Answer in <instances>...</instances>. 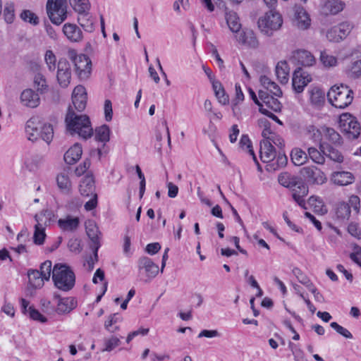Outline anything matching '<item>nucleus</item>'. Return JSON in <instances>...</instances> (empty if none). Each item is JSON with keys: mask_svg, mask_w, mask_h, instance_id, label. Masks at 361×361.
<instances>
[{"mask_svg": "<svg viewBox=\"0 0 361 361\" xmlns=\"http://www.w3.org/2000/svg\"><path fill=\"white\" fill-rule=\"evenodd\" d=\"M110 128L107 125H102L96 128L95 138L100 142H106L109 140Z\"/></svg>", "mask_w": 361, "mask_h": 361, "instance_id": "44", "label": "nucleus"}, {"mask_svg": "<svg viewBox=\"0 0 361 361\" xmlns=\"http://www.w3.org/2000/svg\"><path fill=\"white\" fill-rule=\"evenodd\" d=\"M293 273L300 283L305 286L310 285V280L299 268H294L293 269Z\"/></svg>", "mask_w": 361, "mask_h": 361, "instance_id": "59", "label": "nucleus"}, {"mask_svg": "<svg viewBox=\"0 0 361 361\" xmlns=\"http://www.w3.org/2000/svg\"><path fill=\"white\" fill-rule=\"evenodd\" d=\"M331 180L338 185H348L355 181V177L348 171H336L332 173Z\"/></svg>", "mask_w": 361, "mask_h": 361, "instance_id": "24", "label": "nucleus"}, {"mask_svg": "<svg viewBox=\"0 0 361 361\" xmlns=\"http://www.w3.org/2000/svg\"><path fill=\"white\" fill-rule=\"evenodd\" d=\"M310 102L314 106H321L324 102V92L319 87H313L310 91Z\"/></svg>", "mask_w": 361, "mask_h": 361, "instance_id": "38", "label": "nucleus"}, {"mask_svg": "<svg viewBox=\"0 0 361 361\" xmlns=\"http://www.w3.org/2000/svg\"><path fill=\"white\" fill-rule=\"evenodd\" d=\"M65 121L67 130L71 135L78 134L84 139H87L93 135V128L89 117L86 115L76 114L71 107L68 108Z\"/></svg>", "mask_w": 361, "mask_h": 361, "instance_id": "1", "label": "nucleus"}, {"mask_svg": "<svg viewBox=\"0 0 361 361\" xmlns=\"http://www.w3.org/2000/svg\"><path fill=\"white\" fill-rule=\"evenodd\" d=\"M293 60L298 65L303 66H312L315 63V58L308 51L305 49H298L293 53Z\"/></svg>", "mask_w": 361, "mask_h": 361, "instance_id": "20", "label": "nucleus"}, {"mask_svg": "<svg viewBox=\"0 0 361 361\" xmlns=\"http://www.w3.org/2000/svg\"><path fill=\"white\" fill-rule=\"evenodd\" d=\"M20 102L25 106L35 108L39 106L40 99L39 94L34 90L26 89L20 94Z\"/></svg>", "mask_w": 361, "mask_h": 361, "instance_id": "21", "label": "nucleus"}, {"mask_svg": "<svg viewBox=\"0 0 361 361\" xmlns=\"http://www.w3.org/2000/svg\"><path fill=\"white\" fill-rule=\"evenodd\" d=\"M350 205L346 202H340L336 208V216L341 219H348L350 216Z\"/></svg>", "mask_w": 361, "mask_h": 361, "instance_id": "46", "label": "nucleus"}, {"mask_svg": "<svg viewBox=\"0 0 361 361\" xmlns=\"http://www.w3.org/2000/svg\"><path fill=\"white\" fill-rule=\"evenodd\" d=\"M259 98L268 109L276 112L280 111L282 107L281 102L272 95H269L267 91L259 90L258 92Z\"/></svg>", "mask_w": 361, "mask_h": 361, "instance_id": "22", "label": "nucleus"}, {"mask_svg": "<svg viewBox=\"0 0 361 361\" xmlns=\"http://www.w3.org/2000/svg\"><path fill=\"white\" fill-rule=\"evenodd\" d=\"M72 102L77 111H82L86 107L87 96H72Z\"/></svg>", "mask_w": 361, "mask_h": 361, "instance_id": "53", "label": "nucleus"}, {"mask_svg": "<svg viewBox=\"0 0 361 361\" xmlns=\"http://www.w3.org/2000/svg\"><path fill=\"white\" fill-rule=\"evenodd\" d=\"M293 200L303 209H307L305 197L308 194V187L301 178L295 183V186L290 188Z\"/></svg>", "mask_w": 361, "mask_h": 361, "instance_id": "12", "label": "nucleus"}, {"mask_svg": "<svg viewBox=\"0 0 361 361\" xmlns=\"http://www.w3.org/2000/svg\"><path fill=\"white\" fill-rule=\"evenodd\" d=\"M307 204L317 214H324L327 212L324 202L318 197L311 196L307 200Z\"/></svg>", "mask_w": 361, "mask_h": 361, "instance_id": "36", "label": "nucleus"}, {"mask_svg": "<svg viewBox=\"0 0 361 361\" xmlns=\"http://www.w3.org/2000/svg\"><path fill=\"white\" fill-rule=\"evenodd\" d=\"M225 18L231 31L237 32L240 30L241 23L240 18L235 11L226 9Z\"/></svg>", "mask_w": 361, "mask_h": 361, "instance_id": "28", "label": "nucleus"}, {"mask_svg": "<svg viewBox=\"0 0 361 361\" xmlns=\"http://www.w3.org/2000/svg\"><path fill=\"white\" fill-rule=\"evenodd\" d=\"M41 128L42 123L39 117L34 116L30 118L27 121L25 127L28 140L36 141L39 137Z\"/></svg>", "mask_w": 361, "mask_h": 361, "instance_id": "16", "label": "nucleus"}, {"mask_svg": "<svg viewBox=\"0 0 361 361\" xmlns=\"http://www.w3.org/2000/svg\"><path fill=\"white\" fill-rule=\"evenodd\" d=\"M300 173L311 184L322 185L327 180L325 173L315 166L302 168Z\"/></svg>", "mask_w": 361, "mask_h": 361, "instance_id": "8", "label": "nucleus"}, {"mask_svg": "<svg viewBox=\"0 0 361 361\" xmlns=\"http://www.w3.org/2000/svg\"><path fill=\"white\" fill-rule=\"evenodd\" d=\"M327 97L329 102L336 108L344 109L351 104L353 92L346 85H334L328 92Z\"/></svg>", "mask_w": 361, "mask_h": 361, "instance_id": "4", "label": "nucleus"}, {"mask_svg": "<svg viewBox=\"0 0 361 361\" xmlns=\"http://www.w3.org/2000/svg\"><path fill=\"white\" fill-rule=\"evenodd\" d=\"M54 298L58 300L56 312L59 314H68L77 306V302L73 298H60L59 295L56 294L54 295Z\"/></svg>", "mask_w": 361, "mask_h": 361, "instance_id": "17", "label": "nucleus"}, {"mask_svg": "<svg viewBox=\"0 0 361 361\" xmlns=\"http://www.w3.org/2000/svg\"><path fill=\"white\" fill-rule=\"evenodd\" d=\"M56 78L59 85L63 88L67 87L71 82V66L65 59H61L58 62Z\"/></svg>", "mask_w": 361, "mask_h": 361, "instance_id": "10", "label": "nucleus"}, {"mask_svg": "<svg viewBox=\"0 0 361 361\" xmlns=\"http://www.w3.org/2000/svg\"><path fill=\"white\" fill-rule=\"evenodd\" d=\"M47 12L53 23L60 25L66 18V0H48Z\"/></svg>", "mask_w": 361, "mask_h": 361, "instance_id": "6", "label": "nucleus"}, {"mask_svg": "<svg viewBox=\"0 0 361 361\" xmlns=\"http://www.w3.org/2000/svg\"><path fill=\"white\" fill-rule=\"evenodd\" d=\"M348 78L355 79L361 75V61H355L351 68L346 71Z\"/></svg>", "mask_w": 361, "mask_h": 361, "instance_id": "51", "label": "nucleus"}, {"mask_svg": "<svg viewBox=\"0 0 361 361\" xmlns=\"http://www.w3.org/2000/svg\"><path fill=\"white\" fill-rule=\"evenodd\" d=\"M54 214L52 211L49 209L42 210L39 214H35V219L39 224H44L47 226L54 220Z\"/></svg>", "mask_w": 361, "mask_h": 361, "instance_id": "39", "label": "nucleus"}, {"mask_svg": "<svg viewBox=\"0 0 361 361\" xmlns=\"http://www.w3.org/2000/svg\"><path fill=\"white\" fill-rule=\"evenodd\" d=\"M291 160L296 166H301L307 162L308 159L307 154L299 148H295L291 152Z\"/></svg>", "mask_w": 361, "mask_h": 361, "instance_id": "34", "label": "nucleus"}, {"mask_svg": "<svg viewBox=\"0 0 361 361\" xmlns=\"http://www.w3.org/2000/svg\"><path fill=\"white\" fill-rule=\"evenodd\" d=\"M116 321L109 315L107 320L104 322V328L110 333H115L120 329L118 326H116Z\"/></svg>", "mask_w": 361, "mask_h": 361, "instance_id": "63", "label": "nucleus"}, {"mask_svg": "<svg viewBox=\"0 0 361 361\" xmlns=\"http://www.w3.org/2000/svg\"><path fill=\"white\" fill-rule=\"evenodd\" d=\"M319 149H321L323 154L331 160L338 163L343 161V156L338 149H335L332 146L320 143Z\"/></svg>", "mask_w": 361, "mask_h": 361, "instance_id": "27", "label": "nucleus"}, {"mask_svg": "<svg viewBox=\"0 0 361 361\" xmlns=\"http://www.w3.org/2000/svg\"><path fill=\"white\" fill-rule=\"evenodd\" d=\"M339 127L349 139L357 138L360 134V125L355 117L345 113L340 116Z\"/></svg>", "mask_w": 361, "mask_h": 361, "instance_id": "7", "label": "nucleus"}, {"mask_svg": "<svg viewBox=\"0 0 361 361\" xmlns=\"http://www.w3.org/2000/svg\"><path fill=\"white\" fill-rule=\"evenodd\" d=\"M307 133L309 137L312 139L314 142H318L321 140V132L315 126H309L307 128Z\"/></svg>", "mask_w": 361, "mask_h": 361, "instance_id": "58", "label": "nucleus"}, {"mask_svg": "<svg viewBox=\"0 0 361 361\" xmlns=\"http://www.w3.org/2000/svg\"><path fill=\"white\" fill-rule=\"evenodd\" d=\"M325 136L330 142L335 145L341 144V137L334 128H326Z\"/></svg>", "mask_w": 361, "mask_h": 361, "instance_id": "52", "label": "nucleus"}, {"mask_svg": "<svg viewBox=\"0 0 361 361\" xmlns=\"http://www.w3.org/2000/svg\"><path fill=\"white\" fill-rule=\"evenodd\" d=\"M71 7L78 13L87 12L90 8L89 0H69Z\"/></svg>", "mask_w": 361, "mask_h": 361, "instance_id": "41", "label": "nucleus"}, {"mask_svg": "<svg viewBox=\"0 0 361 361\" xmlns=\"http://www.w3.org/2000/svg\"><path fill=\"white\" fill-rule=\"evenodd\" d=\"M78 14V21L80 26L87 32H92L94 30V22L88 11Z\"/></svg>", "mask_w": 361, "mask_h": 361, "instance_id": "32", "label": "nucleus"}, {"mask_svg": "<svg viewBox=\"0 0 361 361\" xmlns=\"http://www.w3.org/2000/svg\"><path fill=\"white\" fill-rule=\"evenodd\" d=\"M138 268L140 271H145L147 276V279L145 280V282L150 281L159 273V267L147 257H142L139 259Z\"/></svg>", "mask_w": 361, "mask_h": 361, "instance_id": "13", "label": "nucleus"}, {"mask_svg": "<svg viewBox=\"0 0 361 361\" xmlns=\"http://www.w3.org/2000/svg\"><path fill=\"white\" fill-rule=\"evenodd\" d=\"M56 182L58 187L60 190L65 192L68 193L71 190L72 185L68 176L65 173L59 174L56 177Z\"/></svg>", "mask_w": 361, "mask_h": 361, "instance_id": "35", "label": "nucleus"}, {"mask_svg": "<svg viewBox=\"0 0 361 361\" xmlns=\"http://www.w3.org/2000/svg\"><path fill=\"white\" fill-rule=\"evenodd\" d=\"M90 161L85 159L81 164L76 167L75 173L77 176H82L90 166Z\"/></svg>", "mask_w": 361, "mask_h": 361, "instance_id": "64", "label": "nucleus"}, {"mask_svg": "<svg viewBox=\"0 0 361 361\" xmlns=\"http://www.w3.org/2000/svg\"><path fill=\"white\" fill-rule=\"evenodd\" d=\"M80 221L78 216L67 215L64 218H61L58 221L59 228L63 232L73 233L78 230L80 226Z\"/></svg>", "mask_w": 361, "mask_h": 361, "instance_id": "18", "label": "nucleus"}, {"mask_svg": "<svg viewBox=\"0 0 361 361\" xmlns=\"http://www.w3.org/2000/svg\"><path fill=\"white\" fill-rule=\"evenodd\" d=\"M21 19L32 25H37L39 23L38 16L30 10H23L20 13Z\"/></svg>", "mask_w": 361, "mask_h": 361, "instance_id": "47", "label": "nucleus"}, {"mask_svg": "<svg viewBox=\"0 0 361 361\" xmlns=\"http://www.w3.org/2000/svg\"><path fill=\"white\" fill-rule=\"evenodd\" d=\"M52 263L50 260H46L40 266L39 274L48 281L51 276Z\"/></svg>", "mask_w": 361, "mask_h": 361, "instance_id": "55", "label": "nucleus"}, {"mask_svg": "<svg viewBox=\"0 0 361 361\" xmlns=\"http://www.w3.org/2000/svg\"><path fill=\"white\" fill-rule=\"evenodd\" d=\"M86 232L87 235L90 238L91 240L90 248H94L97 245L98 248L100 247L101 244L99 242V235L100 232L99 231L98 227L93 221H89L86 224Z\"/></svg>", "mask_w": 361, "mask_h": 361, "instance_id": "26", "label": "nucleus"}, {"mask_svg": "<svg viewBox=\"0 0 361 361\" xmlns=\"http://www.w3.org/2000/svg\"><path fill=\"white\" fill-rule=\"evenodd\" d=\"M299 178L300 177L291 175L288 173H283L279 176L278 180L281 185L290 189L295 186V183H297Z\"/></svg>", "mask_w": 361, "mask_h": 361, "instance_id": "33", "label": "nucleus"}, {"mask_svg": "<svg viewBox=\"0 0 361 361\" xmlns=\"http://www.w3.org/2000/svg\"><path fill=\"white\" fill-rule=\"evenodd\" d=\"M311 20L305 9L301 6L294 7L293 23L300 30H306L310 25Z\"/></svg>", "mask_w": 361, "mask_h": 361, "instance_id": "14", "label": "nucleus"}, {"mask_svg": "<svg viewBox=\"0 0 361 361\" xmlns=\"http://www.w3.org/2000/svg\"><path fill=\"white\" fill-rule=\"evenodd\" d=\"M91 249L92 250L93 255L90 256L83 264V266L89 271H91L94 269L95 263L98 262V246L97 245L95 247Z\"/></svg>", "mask_w": 361, "mask_h": 361, "instance_id": "50", "label": "nucleus"}, {"mask_svg": "<svg viewBox=\"0 0 361 361\" xmlns=\"http://www.w3.org/2000/svg\"><path fill=\"white\" fill-rule=\"evenodd\" d=\"M53 135L54 130L51 125L42 124V128H40L39 137H41L47 143H49L53 138Z\"/></svg>", "mask_w": 361, "mask_h": 361, "instance_id": "48", "label": "nucleus"}, {"mask_svg": "<svg viewBox=\"0 0 361 361\" xmlns=\"http://www.w3.org/2000/svg\"><path fill=\"white\" fill-rule=\"evenodd\" d=\"M239 144L243 150L247 151L252 157L253 160L257 164L258 169H260L259 164L257 160V157L252 149V142L248 136L243 135Z\"/></svg>", "mask_w": 361, "mask_h": 361, "instance_id": "37", "label": "nucleus"}, {"mask_svg": "<svg viewBox=\"0 0 361 361\" xmlns=\"http://www.w3.org/2000/svg\"><path fill=\"white\" fill-rule=\"evenodd\" d=\"M52 279L56 288L63 291H68L75 285V276L66 264H56L52 270Z\"/></svg>", "mask_w": 361, "mask_h": 361, "instance_id": "2", "label": "nucleus"}, {"mask_svg": "<svg viewBox=\"0 0 361 361\" xmlns=\"http://www.w3.org/2000/svg\"><path fill=\"white\" fill-rule=\"evenodd\" d=\"M260 158L263 162L269 163L274 161L276 152L269 140H264L260 143Z\"/></svg>", "mask_w": 361, "mask_h": 361, "instance_id": "19", "label": "nucleus"}, {"mask_svg": "<svg viewBox=\"0 0 361 361\" xmlns=\"http://www.w3.org/2000/svg\"><path fill=\"white\" fill-rule=\"evenodd\" d=\"M312 81L311 75L301 68L295 69L293 74L292 86L297 93L303 92L305 87Z\"/></svg>", "mask_w": 361, "mask_h": 361, "instance_id": "9", "label": "nucleus"}, {"mask_svg": "<svg viewBox=\"0 0 361 361\" xmlns=\"http://www.w3.org/2000/svg\"><path fill=\"white\" fill-rule=\"evenodd\" d=\"M283 19L279 13L270 10L258 20L257 24L262 32L271 35L274 31L278 30L282 25Z\"/></svg>", "mask_w": 361, "mask_h": 361, "instance_id": "5", "label": "nucleus"}, {"mask_svg": "<svg viewBox=\"0 0 361 361\" xmlns=\"http://www.w3.org/2000/svg\"><path fill=\"white\" fill-rule=\"evenodd\" d=\"M68 59L74 66V71L80 80H87L91 75L92 61L84 54H78L73 49H69L67 52Z\"/></svg>", "mask_w": 361, "mask_h": 361, "instance_id": "3", "label": "nucleus"}, {"mask_svg": "<svg viewBox=\"0 0 361 361\" xmlns=\"http://www.w3.org/2000/svg\"><path fill=\"white\" fill-rule=\"evenodd\" d=\"M45 61L48 66L49 71L55 70L56 56L51 51H47L45 54Z\"/></svg>", "mask_w": 361, "mask_h": 361, "instance_id": "61", "label": "nucleus"}, {"mask_svg": "<svg viewBox=\"0 0 361 361\" xmlns=\"http://www.w3.org/2000/svg\"><path fill=\"white\" fill-rule=\"evenodd\" d=\"M307 153L310 158L317 164H324L325 162V157L323 152L315 147H310L307 148Z\"/></svg>", "mask_w": 361, "mask_h": 361, "instance_id": "42", "label": "nucleus"}, {"mask_svg": "<svg viewBox=\"0 0 361 361\" xmlns=\"http://www.w3.org/2000/svg\"><path fill=\"white\" fill-rule=\"evenodd\" d=\"M30 317L34 320L39 321L41 322H46L47 319L44 317L39 311L33 308L32 307H29L28 308Z\"/></svg>", "mask_w": 361, "mask_h": 361, "instance_id": "62", "label": "nucleus"}, {"mask_svg": "<svg viewBox=\"0 0 361 361\" xmlns=\"http://www.w3.org/2000/svg\"><path fill=\"white\" fill-rule=\"evenodd\" d=\"M34 84L37 92L41 94H43L48 90V85L47 84L46 79L41 74H37L35 76Z\"/></svg>", "mask_w": 361, "mask_h": 361, "instance_id": "49", "label": "nucleus"}, {"mask_svg": "<svg viewBox=\"0 0 361 361\" xmlns=\"http://www.w3.org/2000/svg\"><path fill=\"white\" fill-rule=\"evenodd\" d=\"M44 224H37L35 226V233H34V242L35 244L42 245L44 241V238L46 237V234L44 232L45 229Z\"/></svg>", "mask_w": 361, "mask_h": 361, "instance_id": "43", "label": "nucleus"}, {"mask_svg": "<svg viewBox=\"0 0 361 361\" xmlns=\"http://www.w3.org/2000/svg\"><path fill=\"white\" fill-rule=\"evenodd\" d=\"M63 32L71 42H80L82 38L81 30L75 24H65Z\"/></svg>", "mask_w": 361, "mask_h": 361, "instance_id": "25", "label": "nucleus"}, {"mask_svg": "<svg viewBox=\"0 0 361 361\" xmlns=\"http://www.w3.org/2000/svg\"><path fill=\"white\" fill-rule=\"evenodd\" d=\"M121 340L119 338L111 336L109 338H104L103 346L102 352H111L121 344Z\"/></svg>", "mask_w": 361, "mask_h": 361, "instance_id": "40", "label": "nucleus"}, {"mask_svg": "<svg viewBox=\"0 0 361 361\" xmlns=\"http://www.w3.org/2000/svg\"><path fill=\"white\" fill-rule=\"evenodd\" d=\"M240 42L247 45H255L258 42L253 30L249 29L243 31L240 35Z\"/></svg>", "mask_w": 361, "mask_h": 361, "instance_id": "45", "label": "nucleus"}, {"mask_svg": "<svg viewBox=\"0 0 361 361\" xmlns=\"http://www.w3.org/2000/svg\"><path fill=\"white\" fill-rule=\"evenodd\" d=\"M287 161L288 159L284 152H279L274 161H272L271 165L275 170L285 166L287 164Z\"/></svg>", "mask_w": 361, "mask_h": 361, "instance_id": "56", "label": "nucleus"}, {"mask_svg": "<svg viewBox=\"0 0 361 361\" xmlns=\"http://www.w3.org/2000/svg\"><path fill=\"white\" fill-rule=\"evenodd\" d=\"M320 60L326 67L335 66L337 63V59L335 56L329 55L325 52L321 53Z\"/></svg>", "mask_w": 361, "mask_h": 361, "instance_id": "57", "label": "nucleus"}, {"mask_svg": "<svg viewBox=\"0 0 361 361\" xmlns=\"http://www.w3.org/2000/svg\"><path fill=\"white\" fill-rule=\"evenodd\" d=\"M82 153V149L81 146L78 144H75L65 153L64 161L68 164H74L80 159Z\"/></svg>", "mask_w": 361, "mask_h": 361, "instance_id": "30", "label": "nucleus"}, {"mask_svg": "<svg viewBox=\"0 0 361 361\" xmlns=\"http://www.w3.org/2000/svg\"><path fill=\"white\" fill-rule=\"evenodd\" d=\"M4 16L5 20L11 23L13 22L14 18V4L12 2H7L5 4L4 10Z\"/></svg>", "mask_w": 361, "mask_h": 361, "instance_id": "54", "label": "nucleus"}, {"mask_svg": "<svg viewBox=\"0 0 361 361\" xmlns=\"http://www.w3.org/2000/svg\"><path fill=\"white\" fill-rule=\"evenodd\" d=\"M79 191L81 195L84 197H90L92 195L97 194L95 192L94 180L92 175H87L82 179L79 185Z\"/></svg>", "mask_w": 361, "mask_h": 361, "instance_id": "23", "label": "nucleus"}, {"mask_svg": "<svg viewBox=\"0 0 361 361\" xmlns=\"http://www.w3.org/2000/svg\"><path fill=\"white\" fill-rule=\"evenodd\" d=\"M277 79L281 84H286L289 80L290 68L285 61L278 62L275 68Z\"/></svg>", "mask_w": 361, "mask_h": 361, "instance_id": "29", "label": "nucleus"}, {"mask_svg": "<svg viewBox=\"0 0 361 361\" xmlns=\"http://www.w3.org/2000/svg\"><path fill=\"white\" fill-rule=\"evenodd\" d=\"M29 284L34 288H41L44 286L45 279L37 269H30L27 271Z\"/></svg>", "mask_w": 361, "mask_h": 361, "instance_id": "31", "label": "nucleus"}, {"mask_svg": "<svg viewBox=\"0 0 361 361\" xmlns=\"http://www.w3.org/2000/svg\"><path fill=\"white\" fill-rule=\"evenodd\" d=\"M350 30L351 26L349 23H342L328 30L326 37L330 42L338 43L348 36Z\"/></svg>", "mask_w": 361, "mask_h": 361, "instance_id": "11", "label": "nucleus"}, {"mask_svg": "<svg viewBox=\"0 0 361 361\" xmlns=\"http://www.w3.org/2000/svg\"><path fill=\"white\" fill-rule=\"evenodd\" d=\"M344 8V4L341 0H326L321 4L320 12L322 15H336Z\"/></svg>", "mask_w": 361, "mask_h": 361, "instance_id": "15", "label": "nucleus"}, {"mask_svg": "<svg viewBox=\"0 0 361 361\" xmlns=\"http://www.w3.org/2000/svg\"><path fill=\"white\" fill-rule=\"evenodd\" d=\"M42 162V159L37 157H32L25 161V166L30 171L36 170Z\"/></svg>", "mask_w": 361, "mask_h": 361, "instance_id": "60", "label": "nucleus"}]
</instances>
